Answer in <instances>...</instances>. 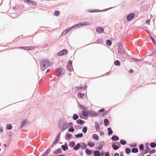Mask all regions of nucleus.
Returning a JSON list of instances; mask_svg holds the SVG:
<instances>
[{"label":"nucleus","mask_w":156,"mask_h":156,"mask_svg":"<svg viewBox=\"0 0 156 156\" xmlns=\"http://www.w3.org/2000/svg\"><path fill=\"white\" fill-rule=\"evenodd\" d=\"M50 63L47 60L43 61L42 62L41 68L42 70H43L47 68L49 66Z\"/></svg>","instance_id":"obj_1"},{"label":"nucleus","mask_w":156,"mask_h":156,"mask_svg":"<svg viewBox=\"0 0 156 156\" xmlns=\"http://www.w3.org/2000/svg\"><path fill=\"white\" fill-rule=\"evenodd\" d=\"M79 108L82 109V113L84 116H87L89 115V112H87L86 111V108L81 105H79Z\"/></svg>","instance_id":"obj_2"},{"label":"nucleus","mask_w":156,"mask_h":156,"mask_svg":"<svg viewBox=\"0 0 156 156\" xmlns=\"http://www.w3.org/2000/svg\"><path fill=\"white\" fill-rule=\"evenodd\" d=\"M89 115L92 117L97 116L98 115V113L93 111H90L89 112Z\"/></svg>","instance_id":"obj_3"},{"label":"nucleus","mask_w":156,"mask_h":156,"mask_svg":"<svg viewBox=\"0 0 156 156\" xmlns=\"http://www.w3.org/2000/svg\"><path fill=\"white\" fill-rule=\"evenodd\" d=\"M134 14L133 13H131L128 14L127 16V20L128 21L131 20L134 16Z\"/></svg>","instance_id":"obj_4"},{"label":"nucleus","mask_w":156,"mask_h":156,"mask_svg":"<svg viewBox=\"0 0 156 156\" xmlns=\"http://www.w3.org/2000/svg\"><path fill=\"white\" fill-rule=\"evenodd\" d=\"M67 53V51L65 49H64L60 51L58 54V56H62L63 55H66Z\"/></svg>","instance_id":"obj_5"},{"label":"nucleus","mask_w":156,"mask_h":156,"mask_svg":"<svg viewBox=\"0 0 156 156\" xmlns=\"http://www.w3.org/2000/svg\"><path fill=\"white\" fill-rule=\"evenodd\" d=\"M62 73V69H58L56 72L57 76L58 77L60 76Z\"/></svg>","instance_id":"obj_6"},{"label":"nucleus","mask_w":156,"mask_h":156,"mask_svg":"<svg viewBox=\"0 0 156 156\" xmlns=\"http://www.w3.org/2000/svg\"><path fill=\"white\" fill-rule=\"evenodd\" d=\"M96 31L98 33H102L104 31V29L100 27H98L96 29Z\"/></svg>","instance_id":"obj_7"},{"label":"nucleus","mask_w":156,"mask_h":156,"mask_svg":"<svg viewBox=\"0 0 156 156\" xmlns=\"http://www.w3.org/2000/svg\"><path fill=\"white\" fill-rule=\"evenodd\" d=\"M73 28V26L67 28L62 32V34L63 35L66 34L68 32L71 30Z\"/></svg>","instance_id":"obj_8"},{"label":"nucleus","mask_w":156,"mask_h":156,"mask_svg":"<svg viewBox=\"0 0 156 156\" xmlns=\"http://www.w3.org/2000/svg\"><path fill=\"white\" fill-rule=\"evenodd\" d=\"M28 123H29L28 120L27 119H26V120H23L22 122L21 125V127H22L23 126H24L27 124Z\"/></svg>","instance_id":"obj_9"},{"label":"nucleus","mask_w":156,"mask_h":156,"mask_svg":"<svg viewBox=\"0 0 156 156\" xmlns=\"http://www.w3.org/2000/svg\"><path fill=\"white\" fill-rule=\"evenodd\" d=\"M73 124L72 122H70L68 124H66V123H65L64 124V126H65L66 127L65 128V127H64V128L65 129H66L68 128V127H67L68 126L69 127H73Z\"/></svg>","instance_id":"obj_10"},{"label":"nucleus","mask_w":156,"mask_h":156,"mask_svg":"<svg viewBox=\"0 0 156 156\" xmlns=\"http://www.w3.org/2000/svg\"><path fill=\"white\" fill-rule=\"evenodd\" d=\"M66 138L67 140H70L72 137V135L69 133H67L66 134Z\"/></svg>","instance_id":"obj_11"},{"label":"nucleus","mask_w":156,"mask_h":156,"mask_svg":"<svg viewBox=\"0 0 156 156\" xmlns=\"http://www.w3.org/2000/svg\"><path fill=\"white\" fill-rule=\"evenodd\" d=\"M76 122L78 124L82 125L84 123V121L81 119H79L76 121Z\"/></svg>","instance_id":"obj_12"},{"label":"nucleus","mask_w":156,"mask_h":156,"mask_svg":"<svg viewBox=\"0 0 156 156\" xmlns=\"http://www.w3.org/2000/svg\"><path fill=\"white\" fill-rule=\"evenodd\" d=\"M104 142L102 141L100 143L99 146L98 147V149L99 150L101 149L104 145Z\"/></svg>","instance_id":"obj_13"},{"label":"nucleus","mask_w":156,"mask_h":156,"mask_svg":"<svg viewBox=\"0 0 156 156\" xmlns=\"http://www.w3.org/2000/svg\"><path fill=\"white\" fill-rule=\"evenodd\" d=\"M62 148L63 151H65L68 149V147L66 144H65L62 146Z\"/></svg>","instance_id":"obj_14"},{"label":"nucleus","mask_w":156,"mask_h":156,"mask_svg":"<svg viewBox=\"0 0 156 156\" xmlns=\"http://www.w3.org/2000/svg\"><path fill=\"white\" fill-rule=\"evenodd\" d=\"M92 138L96 140H98L99 139L98 136L97 134H93L92 136Z\"/></svg>","instance_id":"obj_15"},{"label":"nucleus","mask_w":156,"mask_h":156,"mask_svg":"<svg viewBox=\"0 0 156 156\" xmlns=\"http://www.w3.org/2000/svg\"><path fill=\"white\" fill-rule=\"evenodd\" d=\"M24 1L26 2L27 3H30L32 4L33 5H35L36 4L35 2H34L32 1H30L29 0H24Z\"/></svg>","instance_id":"obj_16"},{"label":"nucleus","mask_w":156,"mask_h":156,"mask_svg":"<svg viewBox=\"0 0 156 156\" xmlns=\"http://www.w3.org/2000/svg\"><path fill=\"white\" fill-rule=\"evenodd\" d=\"M62 152V150L61 148H59L57 150H56L53 152V153L56 154L60 153Z\"/></svg>","instance_id":"obj_17"},{"label":"nucleus","mask_w":156,"mask_h":156,"mask_svg":"<svg viewBox=\"0 0 156 156\" xmlns=\"http://www.w3.org/2000/svg\"><path fill=\"white\" fill-rule=\"evenodd\" d=\"M94 155L95 156H99L100 154V153L99 151L97 150L94 152Z\"/></svg>","instance_id":"obj_18"},{"label":"nucleus","mask_w":156,"mask_h":156,"mask_svg":"<svg viewBox=\"0 0 156 156\" xmlns=\"http://www.w3.org/2000/svg\"><path fill=\"white\" fill-rule=\"evenodd\" d=\"M87 144L90 147H93L95 145L94 143L91 142L90 141H88L87 142Z\"/></svg>","instance_id":"obj_19"},{"label":"nucleus","mask_w":156,"mask_h":156,"mask_svg":"<svg viewBox=\"0 0 156 156\" xmlns=\"http://www.w3.org/2000/svg\"><path fill=\"white\" fill-rule=\"evenodd\" d=\"M72 118L73 120H75L79 118V116L77 115H76L75 114H74L73 115Z\"/></svg>","instance_id":"obj_20"},{"label":"nucleus","mask_w":156,"mask_h":156,"mask_svg":"<svg viewBox=\"0 0 156 156\" xmlns=\"http://www.w3.org/2000/svg\"><path fill=\"white\" fill-rule=\"evenodd\" d=\"M12 128V125L9 124H8L6 126V129L7 130L11 129Z\"/></svg>","instance_id":"obj_21"},{"label":"nucleus","mask_w":156,"mask_h":156,"mask_svg":"<svg viewBox=\"0 0 156 156\" xmlns=\"http://www.w3.org/2000/svg\"><path fill=\"white\" fill-rule=\"evenodd\" d=\"M80 146V144L78 143L77 144V145L75 147H74V150H77L79 148Z\"/></svg>","instance_id":"obj_22"},{"label":"nucleus","mask_w":156,"mask_h":156,"mask_svg":"<svg viewBox=\"0 0 156 156\" xmlns=\"http://www.w3.org/2000/svg\"><path fill=\"white\" fill-rule=\"evenodd\" d=\"M104 122L105 123V126H108L109 123V121L107 119H105L104 120Z\"/></svg>","instance_id":"obj_23"},{"label":"nucleus","mask_w":156,"mask_h":156,"mask_svg":"<svg viewBox=\"0 0 156 156\" xmlns=\"http://www.w3.org/2000/svg\"><path fill=\"white\" fill-rule=\"evenodd\" d=\"M119 139L118 137L116 136H113L112 137V139L114 141H116Z\"/></svg>","instance_id":"obj_24"},{"label":"nucleus","mask_w":156,"mask_h":156,"mask_svg":"<svg viewBox=\"0 0 156 156\" xmlns=\"http://www.w3.org/2000/svg\"><path fill=\"white\" fill-rule=\"evenodd\" d=\"M83 134L82 133H79L78 134H76L75 136V137L76 138H78L79 137H81L83 136Z\"/></svg>","instance_id":"obj_25"},{"label":"nucleus","mask_w":156,"mask_h":156,"mask_svg":"<svg viewBox=\"0 0 156 156\" xmlns=\"http://www.w3.org/2000/svg\"><path fill=\"white\" fill-rule=\"evenodd\" d=\"M107 129L108 131V135L111 134H112V129L110 128H108Z\"/></svg>","instance_id":"obj_26"},{"label":"nucleus","mask_w":156,"mask_h":156,"mask_svg":"<svg viewBox=\"0 0 156 156\" xmlns=\"http://www.w3.org/2000/svg\"><path fill=\"white\" fill-rule=\"evenodd\" d=\"M85 151L86 154L89 155H90L92 152V151L91 150H89L88 149H87Z\"/></svg>","instance_id":"obj_27"},{"label":"nucleus","mask_w":156,"mask_h":156,"mask_svg":"<svg viewBox=\"0 0 156 156\" xmlns=\"http://www.w3.org/2000/svg\"><path fill=\"white\" fill-rule=\"evenodd\" d=\"M95 127L96 130L97 131H98L100 129V127L99 124L98 123H96L95 124Z\"/></svg>","instance_id":"obj_28"},{"label":"nucleus","mask_w":156,"mask_h":156,"mask_svg":"<svg viewBox=\"0 0 156 156\" xmlns=\"http://www.w3.org/2000/svg\"><path fill=\"white\" fill-rule=\"evenodd\" d=\"M23 48H24L25 49L27 50H32L34 48V47H23Z\"/></svg>","instance_id":"obj_29"},{"label":"nucleus","mask_w":156,"mask_h":156,"mask_svg":"<svg viewBox=\"0 0 156 156\" xmlns=\"http://www.w3.org/2000/svg\"><path fill=\"white\" fill-rule=\"evenodd\" d=\"M70 66L71 67V69H70V71H71L72 69V62L71 61H69L68 64V66Z\"/></svg>","instance_id":"obj_30"},{"label":"nucleus","mask_w":156,"mask_h":156,"mask_svg":"<svg viewBox=\"0 0 156 156\" xmlns=\"http://www.w3.org/2000/svg\"><path fill=\"white\" fill-rule=\"evenodd\" d=\"M87 145L85 144L84 143H83L81 144V147L82 149H85L86 148Z\"/></svg>","instance_id":"obj_31"},{"label":"nucleus","mask_w":156,"mask_h":156,"mask_svg":"<svg viewBox=\"0 0 156 156\" xmlns=\"http://www.w3.org/2000/svg\"><path fill=\"white\" fill-rule=\"evenodd\" d=\"M138 149L136 148H133L132 149L131 151L133 153H136L138 152Z\"/></svg>","instance_id":"obj_32"},{"label":"nucleus","mask_w":156,"mask_h":156,"mask_svg":"<svg viewBox=\"0 0 156 156\" xmlns=\"http://www.w3.org/2000/svg\"><path fill=\"white\" fill-rule=\"evenodd\" d=\"M85 95V94H82L81 93H79L78 95V97L79 98H82L83 96Z\"/></svg>","instance_id":"obj_33"},{"label":"nucleus","mask_w":156,"mask_h":156,"mask_svg":"<svg viewBox=\"0 0 156 156\" xmlns=\"http://www.w3.org/2000/svg\"><path fill=\"white\" fill-rule=\"evenodd\" d=\"M100 11L98 9L91 10L89 11L90 12H99Z\"/></svg>","instance_id":"obj_34"},{"label":"nucleus","mask_w":156,"mask_h":156,"mask_svg":"<svg viewBox=\"0 0 156 156\" xmlns=\"http://www.w3.org/2000/svg\"><path fill=\"white\" fill-rule=\"evenodd\" d=\"M120 143L122 145H125L126 144V141L124 140H121L120 141Z\"/></svg>","instance_id":"obj_35"},{"label":"nucleus","mask_w":156,"mask_h":156,"mask_svg":"<svg viewBox=\"0 0 156 156\" xmlns=\"http://www.w3.org/2000/svg\"><path fill=\"white\" fill-rule=\"evenodd\" d=\"M116 66H119L120 65V62L119 61L116 60L114 62Z\"/></svg>","instance_id":"obj_36"},{"label":"nucleus","mask_w":156,"mask_h":156,"mask_svg":"<svg viewBox=\"0 0 156 156\" xmlns=\"http://www.w3.org/2000/svg\"><path fill=\"white\" fill-rule=\"evenodd\" d=\"M106 43L107 45L109 46L111 45L112 43L111 41L110 40H107Z\"/></svg>","instance_id":"obj_37"},{"label":"nucleus","mask_w":156,"mask_h":156,"mask_svg":"<svg viewBox=\"0 0 156 156\" xmlns=\"http://www.w3.org/2000/svg\"><path fill=\"white\" fill-rule=\"evenodd\" d=\"M74 129L73 127H70L68 129V131L69 132H73L74 131Z\"/></svg>","instance_id":"obj_38"},{"label":"nucleus","mask_w":156,"mask_h":156,"mask_svg":"<svg viewBox=\"0 0 156 156\" xmlns=\"http://www.w3.org/2000/svg\"><path fill=\"white\" fill-rule=\"evenodd\" d=\"M81 26H86V25H90V23L88 22H85L82 23H81Z\"/></svg>","instance_id":"obj_39"},{"label":"nucleus","mask_w":156,"mask_h":156,"mask_svg":"<svg viewBox=\"0 0 156 156\" xmlns=\"http://www.w3.org/2000/svg\"><path fill=\"white\" fill-rule=\"evenodd\" d=\"M81 26H82L81 23H79L78 24H77L73 26V28H75L76 27H80Z\"/></svg>","instance_id":"obj_40"},{"label":"nucleus","mask_w":156,"mask_h":156,"mask_svg":"<svg viewBox=\"0 0 156 156\" xmlns=\"http://www.w3.org/2000/svg\"><path fill=\"white\" fill-rule=\"evenodd\" d=\"M150 146L151 147L153 148L155 147L156 144L155 143H151L150 144Z\"/></svg>","instance_id":"obj_41"},{"label":"nucleus","mask_w":156,"mask_h":156,"mask_svg":"<svg viewBox=\"0 0 156 156\" xmlns=\"http://www.w3.org/2000/svg\"><path fill=\"white\" fill-rule=\"evenodd\" d=\"M122 46L121 44H119L118 45V50H120L122 49Z\"/></svg>","instance_id":"obj_42"},{"label":"nucleus","mask_w":156,"mask_h":156,"mask_svg":"<svg viewBox=\"0 0 156 156\" xmlns=\"http://www.w3.org/2000/svg\"><path fill=\"white\" fill-rule=\"evenodd\" d=\"M132 59L135 61H141L142 60V59H138L135 58H132Z\"/></svg>","instance_id":"obj_43"},{"label":"nucleus","mask_w":156,"mask_h":156,"mask_svg":"<svg viewBox=\"0 0 156 156\" xmlns=\"http://www.w3.org/2000/svg\"><path fill=\"white\" fill-rule=\"evenodd\" d=\"M87 131V127L86 126H85L83 127L82 129V132L84 133H86Z\"/></svg>","instance_id":"obj_44"},{"label":"nucleus","mask_w":156,"mask_h":156,"mask_svg":"<svg viewBox=\"0 0 156 156\" xmlns=\"http://www.w3.org/2000/svg\"><path fill=\"white\" fill-rule=\"evenodd\" d=\"M112 147L115 150H117L119 148V147L118 146H116L114 144L112 145Z\"/></svg>","instance_id":"obj_45"},{"label":"nucleus","mask_w":156,"mask_h":156,"mask_svg":"<svg viewBox=\"0 0 156 156\" xmlns=\"http://www.w3.org/2000/svg\"><path fill=\"white\" fill-rule=\"evenodd\" d=\"M118 51L119 53L121 55H122L124 52V51L122 50V49L118 50Z\"/></svg>","instance_id":"obj_46"},{"label":"nucleus","mask_w":156,"mask_h":156,"mask_svg":"<svg viewBox=\"0 0 156 156\" xmlns=\"http://www.w3.org/2000/svg\"><path fill=\"white\" fill-rule=\"evenodd\" d=\"M59 12L58 11H56L55 13H54V15L55 16H58L59 14Z\"/></svg>","instance_id":"obj_47"},{"label":"nucleus","mask_w":156,"mask_h":156,"mask_svg":"<svg viewBox=\"0 0 156 156\" xmlns=\"http://www.w3.org/2000/svg\"><path fill=\"white\" fill-rule=\"evenodd\" d=\"M131 150L129 148H127L126 150V152L127 153H129L130 152Z\"/></svg>","instance_id":"obj_48"},{"label":"nucleus","mask_w":156,"mask_h":156,"mask_svg":"<svg viewBox=\"0 0 156 156\" xmlns=\"http://www.w3.org/2000/svg\"><path fill=\"white\" fill-rule=\"evenodd\" d=\"M3 131V128L2 126H0V133H2Z\"/></svg>","instance_id":"obj_49"},{"label":"nucleus","mask_w":156,"mask_h":156,"mask_svg":"<svg viewBox=\"0 0 156 156\" xmlns=\"http://www.w3.org/2000/svg\"><path fill=\"white\" fill-rule=\"evenodd\" d=\"M105 111V109L104 108L102 109H100L98 110V112L99 113L103 112Z\"/></svg>","instance_id":"obj_50"},{"label":"nucleus","mask_w":156,"mask_h":156,"mask_svg":"<svg viewBox=\"0 0 156 156\" xmlns=\"http://www.w3.org/2000/svg\"><path fill=\"white\" fill-rule=\"evenodd\" d=\"M139 149L141 150H143L144 149V146L142 144H141L140 145L139 147Z\"/></svg>","instance_id":"obj_51"},{"label":"nucleus","mask_w":156,"mask_h":156,"mask_svg":"<svg viewBox=\"0 0 156 156\" xmlns=\"http://www.w3.org/2000/svg\"><path fill=\"white\" fill-rule=\"evenodd\" d=\"M150 37L151 39L152 40L153 42V43L154 44H155V41L154 40V39L152 38V37H151V36H150Z\"/></svg>","instance_id":"obj_52"},{"label":"nucleus","mask_w":156,"mask_h":156,"mask_svg":"<svg viewBox=\"0 0 156 156\" xmlns=\"http://www.w3.org/2000/svg\"><path fill=\"white\" fill-rule=\"evenodd\" d=\"M58 140V139H57L56 140H55L53 143V145L55 144L56 142Z\"/></svg>","instance_id":"obj_53"},{"label":"nucleus","mask_w":156,"mask_h":156,"mask_svg":"<svg viewBox=\"0 0 156 156\" xmlns=\"http://www.w3.org/2000/svg\"><path fill=\"white\" fill-rule=\"evenodd\" d=\"M147 151H143L142 152V153L143 154H146V153H147Z\"/></svg>","instance_id":"obj_54"},{"label":"nucleus","mask_w":156,"mask_h":156,"mask_svg":"<svg viewBox=\"0 0 156 156\" xmlns=\"http://www.w3.org/2000/svg\"><path fill=\"white\" fill-rule=\"evenodd\" d=\"M105 156H109V155L108 152H107L105 153Z\"/></svg>","instance_id":"obj_55"},{"label":"nucleus","mask_w":156,"mask_h":156,"mask_svg":"<svg viewBox=\"0 0 156 156\" xmlns=\"http://www.w3.org/2000/svg\"><path fill=\"white\" fill-rule=\"evenodd\" d=\"M104 133L103 132L101 131L100 133V134L101 136H103L104 135Z\"/></svg>","instance_id":"obj_56"},{"label":"nucleus","mask_w":156,"mask_h":156,"mask_svg":"<svg viewBox=\"0 0 156 156\" xmlns=\"http://www.w3.org/2000/svg\"><path fill=\"white\" fill-rule=\"evenodd\" d=\"M119 154L118 153H116L114 154V156H119Z\"/></svg>","instance_id":"obj_57"},{"label":"nucleus","mask_w":156,"mask_h":156,"mask_svg":"<svg viewBox=\"0 0 156 156\" xmlns=\"http://www.w3.org/2000/svg\"><path fill=\"white\" fill-rule=\"evenodd\" d=\"M150 20H147L146 23H150Z\"/></svg>","instance_id":"obj_58"},{"label":"nucleus","mask_w":156,"mask_h":156,"mask_svg":"<svg viewBox=\"0 0 156 156\" xmlns=\"http://www.w3.org/2000/svg\"><path fill=\"white\" fill-rule=\"evenodd\" d=\"M48 154L47 152H45L44 154L42 156H47Z\"/></svg>","instance_id":"obj_59"},{"label":"nucleus","mask_w":156,"mask_h":156,"mask_svg":"<svg viewBox=\"0 0 156 156\" xmlns=\"http://www.w3.org/2000/svg\"><path fill=\"white\" fill-rule=\"evenodd\" d=\"M136 144H134L133 145H132V146L133 147H136Z\"/></svg>","instance_id":"obj_60"},{"label":"nucleus","mask_w":156,"mask_h":156,"mask_svg":"<svg viewBox=\"0 0 156 156\" xmlns=\"http://www.w3.org/2000/svg\"><path fill=\"white\" fill-rule=\"evenodd\" d=\"M50 149H48V150H47L46 152H47V153L48 154L50 152Z\"/></svg>","instance_id":"obj_61"},{"label":"nucleus","mask_w":156,"mask_h":156,"mask_svg":"<svg viewBox=\"0 0 156 156\" xmlns=\"http://www.w3.org/2000/svg\"><path fill=\"white\" fill-rule=\"evenodd\" d=\"M67 68H68V69L70 71L69 69H71V67H70V66H68V65H67Z\"/></svg>","instance_id":"obj_62"},{"label":"nucleus","mask_w":156,"mask_h":156,"mask_svg":"<svg viewBox=\"0 0 156 156\" xmlns=\"http://www.w3.org/2000/svg\"><path fill=\"white\" fill-rule=\"evenodd\" d=\"M133 72V70H130L129 71V72L130 73H131V72Z\"/></svg>","instance_id":"obj_63"},{"label":"nucleus","mask_w":156,"mask_h":156,"mask_svg":"<svg viewBox=\"0 0 156 156\" xmlns=\"http://www.w3.org/2000/svg\"><path fill=\"white\" fill-rule=\"evenodd\" d=\"M120 156H124L122 155V154H121Z\"/></svg>","instance_id":"obj_64"}]
</instances>
